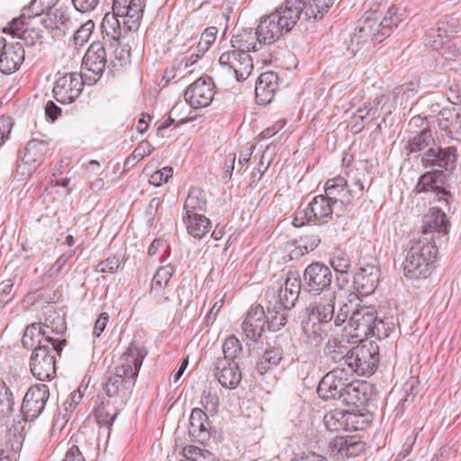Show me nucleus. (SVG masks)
<instances>
[{
  "mask_svg": "<svg viewBox=\"0 0 461 461\" xmlns=\"http://www.w3.org/2000/svg\"><path fill=\"white\" fill-rule=\"evenodd\" d=\"M147 354L142 344L132 340L120 357V364L114 371L106 375L104 388L107 396L114 399V403L125 404L130 399Z\"/></svg>",
  "mask_w": 461,
  "mask_h": 461,
  "instance_id": "nucleus-1",
  "label": "nucleus"
},
{
  "mask_svg": "<svg viewBox=\"0 0 461 461\" xmlns=\"http://www.w3.org/2000/svg\"><path fill=\"white\" fill-rule=\"evenodd\" d=\"M437 255L436 243L428 237L412 240L402 263L404 276L412 280L427 278L434 269Z\"/></svg>",
  "mask_w": 461,
  "mask_h": 461,
  "instance_id": "nucleus-2",
  "label": "nucleus"
},
{
  "mask_svg": "<svg viewBox=\"0 0 461 461\" xmlns=\"http://www.w3.org/2000/svg\"><path fill=\"white\" fill-rule=\"evenodd\" d=\"M286 0L270 14L261 17L255 34L260 45H270L290 32L299 20Z\"/></svg>",
  "mask_w": 461,
  "mask_h": 461,
  "instance_id": "nucleus-3",
  "label": "nucleus"
},
{
  "mask_svg": "<svg viewBox=\"0 0 461 461\" xmlns=\"http://www.w3.org/2000/svg\"><path fill=\"white\" fill-rule=\"evenodd\" d=\"M67 330L65 315L53 309H48L45 312V321L41 323H32L25 329L22 339V344L25 348H31L33 346V339L41 340L44 343L56 344L63 341V347L66 339L62 338Z\"/></svg>",
  "mask_w": 461,
  "mask_h": 461,
  "instance_id": "nucleus-4",
  "label": "nucleus"
},
{
  "mask_svg": "<svg viewBox=\"0 0 461 461\" xmlns=\"http://www.w3.org/2000/svg\"><path fill=\"white\" fill-rule=\"evenodd\" d=\"M336 293L328 291L315 294L307 306L309 320L303 325V331L309 338L322 339L328 330L324 326L334 317Z\"/></svg>",
  "mask_w": 461,
  "mask_h": 461,
  "instance_id": "nucleus-5",
  "label": "nucleus"
},
{
  "mask_svg": "<svg viewBox=\"0 0 461 461\" xmlns=\"http://www.w3.org/2000/svg\"><path fill=\"white\" fill-rule=\"evenodd\" d=\"M30 349L33 350L30 361L32 375L41 381L53 378L56 375V356L61 354L63 341L47 344L33 339V346Z\"/></svg>",
  "mask_w": 461,
  "mask_h": 461,
  "instance_id": "nucleus-6",
  "label": "nucleus"
},
{
  "mask_svg": "<svg viewBox=\"0 0 461 461\" xmlns=\"http://www.w3.org/2000/svg\"><path fill=\"white\" fill-rule=\"evenodd\" d=\"M335 205L326 194L315 196L305 208H298L294 216L293 224L302 227L307 223L321 225L329 222L333 217Z\"/></svg>",
  "mask_w": 461,
  "mask_h": 461,
  "instance_id": "nucleus-7",
  "label": "nucleus"
},
{
  "mask_svg": "<svg viewBox=\"0 0 461 461\" xmlns=\"http://www.w3.org/2000/svg\"><path fill=\"white\" fill-rule=\"evenodd\" d=\"M379 362L378 346L367 342L351 348L349 356L346 358L347 371L358 375H370L377 367Z\"/></svg>",
  "mask_w": 461,
  "mask_h": 461,
  "instance_id": "nucleus-8",
  "label": "nucleus"
},
{
  "mask_svg": "<svg viewBox=\"0 0 461 461\" xmlns=\"http://www.w3.org/2000/svg\"><path fill=\"white\" fill-rule=\"evenodd\" d=\"M107 63L106 49L101 41H94L82 60L83 76L89 84H95L103 76Z\"/></svg>",
  "mask_w": 461,
  "mask_h": 461,
  "instance_id": "nucleus-9",
  "label": "nucleus"
},
{
  "mask_svg": "<svg viewBox=\"0 0 461 461\" xmlns=\"http://www.w3.org/2000/svg\"><path fill=\"white\" fill-rule=\"evenodd\" d=\"M447 175L442 170H433L423 174L415 187L417 193H426L429 199L447 205L451 193L446 189L444 184Z\"/></svg>",
  "mask_w": 461,
  "mask_h": 461,
  "instance_id": "nucleus-10",
  "label": "nucleus"
},
{
  "mask_svg": "<svg viewBox=\"0 0 461 461\" xmlns=\"http://www.w3.org/2000/svg\"><path fill=\"white\" fill-rule=\"evenodd\" d=\"M348 381V373L345 367L333 368L320 381L317 393L325 401H340Z\"/></svg>",
  "mask_w": 461,
  "mask_h": 461,
  "instance_id": "nucleus-11",
  "label": "nucleus"
},
{
  "mask_svg": "<svg viewBox=\"0 0 461 461\" xmlns=\"http://www.w3.org/2000/svg\"><path fill=\"white\" fill-rule=\"evenodd\" d=\"M50 398V388L45 384L32 385L26 392L21 411L24 420L32 421L36 420L44 411L48 399Z\"/></svg>",
  "mask_w": 461,
  "mask_h": 461,
  "instance_id": "nucleus-12",
  "label": "nucleus"
},
{
  "mask_svg": "<svg viewBox=\"0 0 461 461\" xmlns=\"http://www.w3.org/2000/svg\"><path fill=\"white\" fill-rule=\"evenodd\" d=\"M219 64L240 82L246 80L254 68L252 59L246 51L223 52L220 56Z\"/></svg>",
  "mask_w": 461,
  "mask_h": 461,
  "instance_id": "nucleus-13",
  "label": "nucleus"
},
{
  "mask_svg": "<svg viewBox=\"0 0 461 461\" xmlns=\"http://www.w3.org/2000/svg\"><path fill=\"white\" fill-rule=\"evenodd\" d=\"M332 282V273L329 267L321 263L313 262L306 267L303 272V290L313 292L315 294H324L330 291L329 287Z\"/></svg>",
  "mask_w": 461,
  "mask_h": 461,
  "instance_id": "nucleus-14",
  "label": "nucleus"
},
{
  "mask_svg": "<svg viewBox=\"0 0 461 461\" xmlns=\"http://www.w3.org/2000/svg\"><path fill=\"white\" fill-rule=\"evenodd\" d=\"M84 89L83 76L77 73L65 74L59 77L53 86V95L62 104L74 103Z\"/></svg>",
  "mask_w": 461,
  "mask_h": 461,
  "instance_id": "nucleus-15",
  "label": "nucleus"
},
{
  "mask_svg": "<svg viewBox=\"0 0 461 461\" xmlns=\"http://www.w3.org/2000/svg\"><path fill=\"white\" fill-rule=\"evenodd\" d=\"M215 95L214 82L210 77H202L185 92V101L194 109L208 106Z\"/></svg>",
  "mask_w": 461,
  "mask_h": 461,
  "instance_id": "nucleus-16",
  "label": "nucleus"
},
{
  "mask_svg": "<svg viewBox=\"0 0 461 461\" xmlns=\"http://www.w3.org/2000/svg\"><path fill=\"white\" fill-rule=\"evenodd\" d=\"M376 315L377 311L372 306L361 305L359 308H356L348 323L352 330L351 337L362 340L363 338L370 336Z\"/></svg>",
  "mask_w": 461,
  "mask_h": 461,
  "instance_id": "nucleus-17",
  "label": "nucleus"
},
{
  "mask_svg": "<svg viewBox=\"0 0 461 461\" xmlns=\"http://www.w3.org/2000/svg\"><path fill=\"white\" fill-rule=\"evenodd\" d=\"M24 48L21 41L7 43L0 37V71L10 75L19 69L24 60Z\"/></svg>",
  "mask_w": 461,
  "mask_h": 461,
  "instance_id": "nucleus-18",
  "label": "nucleus"
},
{
  "mask_svg": "<svg viewBox=\"0 0 461 461\" xmlns=\"http://www.w3.org/2000/svg\"><path fill=\"white\" fill-rule=\"evenodd\" d=\"M298 20L321 19L336 0H286Z\"/></svg>",
  "mask_w": 461,
  "mask_h": 461,
  "instance_id": "nucleus-19",
  "label": "nucleus"
},
{
  "mask_svg": "<svg viewBox=\"0 0 461 461\" xmlns=\"http://www.w3.org/2000/svg\"><path fill=\"white\" fill-rule=\"evenodd\" d=\"M425 167H438L437 170L452 171L456 164V149L455 147L430 148L421 157Z\"/></svg>",
  "mask_w": 461,
  "mask_h": 461,
  "instance_id": "nucleus-20",
  "label": "nucleus"
},
{
  "mask_svg": "<svg viewBox=\"0 0 461 461\" xmlns=\"http://www.w3.org/2000/svg\"><path fill=\"white\" fill-rule=\"evenodd\" d=\"M324 189L325 194L335 206H347L357 196L356 189L350 187L348 181L340 176L327 180Z\"/></svg>",
  "mask_w": 461,
  "mask_h": 461,
  "instance_id": "nucleus-21",
  "label": "nucleus"
},
{
  "mask_svg": "<svg viewBox=\"0 0 461 461\" xmlns=\"http://www.w3.org/2000/svg\"><path fill=\"white\" fill-rule=\"evenodd\" d=\"M450 227L446 213L438 207H431L422 220V236L435 242V233L447 235Z\"/></svg>",
  "mask_w": 461,
  "mask_h": 461,
  "instance_id": "nucleus-22",
  "label": "nucleus"
},
{
  "mask_svg": "<svg viewBox=\"0 0 461 461\" xmlns=\"http://www.w3.org/2000/svg\"><path fill=\"white\" fill-rule=\"evenodd\" d=\"M303 284L297 271H288L283 286L279 288L280 308L292 309L299 298Z\"/></svg>",
  "mask_w": 461,
  "mask_h": 461,
  "instance_id": "nucleus-23",
  "label": "nucleus"
},
{
  "mask_svg": "<svg viewBox=\"0 0 461 461\" xmlns=\"http://www.w3.org/2000/svg\"><path fill=\"white\" fill-rule=\"evenodd\" d=\"M380 277L379 268L372 264H363L353 276V283L357 292L366 296L376 288Z\"/></svg>",
  "mask_w": 461,
  "mask_h": 461,
  "instance_id": "nucleus-24",
  "label": "nucleus"
},
{
  "mask_svg": "<svg viewBox=\"0 0 461 461\" xmlns=\"http://www.w3.org/2000/svg\"><path fill=\"white\" fill-rule=\"evenodd\" d=\"M371 386L366 382L348 381L340 402L357 409L364 408L371 399Z\"/></svg>",
  "mask_w": 461,
  "mask_h": 461,
  "instance_id": "nucleus-25",
  "label": "nucleus"
},
{
  "mask_svg": "<svg viewBox=\"0 0 461 461\" xmlns=\"http://www.w3.org/2000/svg\"><path fill=\"white\" fill-rule=\"evenodd\" d=\"M214 376L222 387L236 388L241 380V372L238 364L233 360L216 359L214 363Z\"/></svg>",
  "mask_w": 461,
  "mask_h": 461,
  "instance_id": "nucleus-26",
  "label": "nucleus"
},
{
  "mask_svg": "<svg viewBox=\"0 0 461 461\" xmlns=\"http://www.w3.org/2000/svg\"><path fill=\"white\" fill-rule=\"evenodd\" d=\"M266 325V312L260 304L252 306L242 322V330L248 339L258 341Z\"/></svg>",
  "mask_w": 461,
  "mask_h": 461,
  "instance_id": "nucleus-27",
  "label": "nucleus"
},
{
  "mask_svg": "<svg viewBox=\"0 0 461 461\" xmlns=\"http://www.w3.org/2000/svg\"><path fill=\"white\" fill-rule=\"evenodd\" d=\"M175 272V267L167 264L160 267L155 273L150 284L149 294L156 300L157 304H163L170 300L166 289Z\"/></svg>",
  "mask_w": 461,
  "mask_h": 461,
  "instance_id": "nucleus-28",
  "label": "nucleus"
},
{
  "mask_svg": "<svg viewBox=\"0 0 461 461\" xmlns=\"http://www.w3.org/2000/svg\"><path fill=\"white\" fill-rule=\"evenodd\" d=\"M438 125L452 140H461V109L444 108L438 114Z\"/></svg>",
  "mask_w": 461,
  "mask_h": 461,
  "instance_id": "nucleus-29",
  "label": "nucleus"
},
{
  "mask_svg": "<svg viewBox=\"0 0 461 461\" xmlns=\"http://www.w3.org/2000/svg\"><path fill=\"white\" fill-rule=\"evenodd\" d=\"M279 77L276 73L267 71L262 73L256 81L255 95L258 104H269L278 87Z\"/></svg>",
  "mask_w": 461,
  "mask_h": 461,
  "instance_id": "nucleus-30",
  "label": "nucleus"
},
{
  "mask_svg": "<svg viewBox=\"0 0 461 461\" xmlns=\"http://www.w3.org/2000/svg\"><path fill=\"white\" fill-rule=\"evenodd\" d=\"M28 19H22V14L13 19L4 32H8L13 38H18L23 45L34 46L37 42L41 43V33L34 30L29 29L27 25Z\"/></svg>",
  "mask_w": 461,
  "mask_h": 461,
  "instance_id": "nucleus-31",
  "label": "nucleus"
},
{
  "mask_svg": "<svg viewBox=\"0 0 461 461\" xmlns=\"http://www.w3.org/2000/svg\"><path fill=\"white\" fill-rule=\"evenodd\" d=\"M388 98L384 95H381L380 97L375 99L372 103L368 102L364 104L363 106L359 107L356 113L351 116L350 121L348 122V126L350 131L353 134H357L363 131L366 124V120L372 116V119L377 118L379 116L378 113V105L383 102L387 100Z\"/></svg>",
  "mask_w": 461,
  "mask_h": 461,
  "instance_id": "nucleus-32",
  "label": "nucleus"
},
{
  "mask_svg": "<svg viewBox=\"0 0 461 461\" xmlns=\"http://www.w3.org/2000/svg\"><path fill=\"white\" fill-rule=\"evenodd\" d=\"M50 152L49 142L43 140L33 139L27 142L23 162L29 166L28 173L33 172Z\"/></svg>",
  "mask_w": 461,
  "mask_h": 461,
  "instance_id": "nucleus-33",
  "label": "nucleus"
},
{
  "mask_svg": "<svg viewBox=\"0 0 461 461\" xmlns=\"http://www.w3.org/2000/svg\"><path fill=\"white\" fill-rule=\"evenodd\" d=\"M283 348L277 341H275L274 345H269L257 362V372L264 375L277 366L283 359Z\"/></svg>",
  "mask_w": 461,
  "mask_h": 461,
  "instance_id": "nucleus-34",
  "label": "nucleus"
},
{
  "mask_svg": "<svg viewBox=\"0 0 461 461\" xmlns=\"http://www.w3.org/2000/svg\"><path fill=\"white\" fill-rule=\"evenodd\" d=\"M207 207L206 194L203 190L192 187L184 203L183 215H205Z\"/></svg>",
  "mask_w": 461,
  "mask_h": 461,
  "instance_id": "nucleus-35",
  "label": "nucleus"
},
{
  "mask_svg": "<svg viewBox=\"0 0 461 461\" xmlns=\"http://www.w3.org/2000/svg\"><path fill=\"white\" fill-rule=\"evenodd\" d=\"M23 441L24 436L17 426L9 429L5 434V445L0 447V461H12L11 454L20 452Z\"/></svg>",
  "mask_w": 461,
  "mask_h": 461,
  "instance_id": "nucleus-36",
  "label": "nucleus"
},
{
  "mask_svg": "<svg viewBox=\"0 0 461 461\" xmlns=\"http://www.w3.org/2000/svg\"><path fill=\"white\" fill-rule=\"evenodd\" d=\"M102 32L104 34V46L109 49H116L120 46L121 26L114 15L106 14L102 22ZM106 49V47H104Z\"/></svg>",
  "mask_w": 461,
  "mask_h": 461,
  "instance_id": "nucleus-37",
  "label": "nucleus"
},
{
  "mask_svg": "<svg viewBox=\"0 0 461 461\" xmlns=\"http://www.w3.org/2000/svg\"><path fill=\"white\" fill-rule=\"evenodd\" d=\"M351 348L337 339H329L324 347V355L329 361L339 364V367L346 366V358L349 356Z\"/></svg>",
  "mask_w": 461,
  "mask_h": 461,
  "instance_id": "nucleus-38",
  "label": "nucleus"
},
{
  "mask_svg": "<svg viewBox=\"0 0 461 461\" xmlns=\"http://www.w3.org/2000/svg\"><path fill=\"white\" fill-rule=\"evenodd\" d=\"M332 445L341 456L347 457L358 456L364 448L363 442L356 436L337 437Z\"/></svg>",
  "mask_w": 461,
  "mask_h": 461,
  "instance_id": "nucleus-39",
  "label": "nucleus"
},
{
  "mask_svg": "<svg viewBox=\"0 0 461 461\" xmlns=\"http://www.w3.org/2000/svg\"><path fill=\"white\" fill-rule=\"evenodd\" d=\"M183 222L187 233L200 240L210 230L211 221L205 215H183Z\"/></svg>",
  "mask_w": 461,
  "mask_h": 461,
  "instance_id": "nucleus-40",
  "label": "nucleus"
},
{
  "mask_svg": "<svg viewBox=\"0 0 461 461\" xmlns=\"http://www.w3.org/2000/svg\"><path fill=\"white\" fill-rule=\"evenodd\" d=\"M122 18H125L124 29L129 32L137 31L143 17L145 0H130Z\"/></svg>",
  "mask_w": 461,
  "mask_h": 461,
  "instance_id": "nucleus-41",
  "label": "nucleus"
},
{
  "mask_svg": "<svg viewBox=\"0 0 461 461\" xmlns=\"http://www.w3.org/2000/svg\"><path fill=\"white\" fill-rule=\"evenodd\" d=\"M114 402L102 401L95 408V419L101 428L106 429L107 433L111 429V427L115 420L119 410L115 407Z\"/></svg>",
  "mask_w": 461,
  "mask_h": 461,
  "instance_id": "nucleus-42",
  "label": "nucleus"
},
{
  "mask_svg": "<svg viewBox=\"0 0 461 461\" xmlns=\"http://www.w3.org/2000/svg\"><path fill=\"white\" fill-rule=\"evenodd\" d=\"M357 29L372 38L374 43H380L384 39L378 25V15L375 13H367L358 21Z\"/></svg>",
  "mask_w": 461,
  "mask_h": 461,
  "instance_id": "nucleus-43",
  "label": "nucleus"
},
{
  "mask_svg": "<svg viewBox=\"0 0 461 461\" xmlns=\"http://www.w3.org/2000/svg\"><path fill=\"white\" fill-rule=\"evenodd\" d=\"M432 132L429 129L424 128L413 137L410 138L404 146L407 156L419 154L433 142Z\"/></svg>",
  "mask_w": 461,
  "mask_h": 461,
  "instance_id": "nucleus-44",
  "label": "nucleus"
},
{
  "mask_svg": "<svg viewBox=\"0 0 461 461\" xmlns=\"http://www.w3.org/2000/svg\"><path fill=\"white\" fill-rule=\"evenodd\" d=\"M399 7L392 5L386 12L384 18L381 20L378 15V25L381 31V34L384 39L390 36L393 28H396L398 24L403 20V14L399 13Z\"/></svg>",
  "mask_w": 461,
  "mask_h": 461,
  "instance_id": "nucleus-45",
  "label": "nucleus"
},
{
  "mask_svg": "<svg viewBox=\"0 0 461 461\" xmlns=\"http://www.w3.org/2000/svg\"><path fill=\"white\" fill-rule=\"evenodd\" d=\"M41 23L45 28L51 30H65L73 26V22L68 12L61 8L48 13L47 18L43 19Z\"/></svg>",
  "mask_w": 461,
  "mask_h": 461,
  "instance_id": "nucleus-46",
  "label": "nucleus"
},
{
  "mask_svg": "<svg viewBox=\"0 0 461 461\" xmlns=\"http://www.w3.org/2000/svg\"><path fill=\"white\" fill-rule=\"evenodd\" d=\"M360 306L358 295L355 293L349 294L345 300L340 303L339 312L334 318V325L336 327L342 325L348 316L352 315V312Z\"/></svg>",
  "mask_w": 461,
  "mask_h": 461,
  "instance_id": "nucleus-47",
  "label": "nucleus"
},
{
  "mask_svg": "<svg viewBox=\"0 0 461 461\" xmlns=\"http://www.w3.org/2000/svg\"><path fill=\"white\" fill-rule=\"evenodd\" d=\"M347 411L335 409L328 411L323 417V422L330 431H347Z\"/></svg>",
  "mask_w": 461,
  "mask_h": 461,
  "instance_id": "nucleus-48",
  "label": "nucleus"
},
{
  "mask_svg": "<svg viewBox=\"0 0 461 461\" xmlns=\"http://www.w3.org/2000/svg\"><path fill=\"white\" fill-rule=\"evenodd\" d=\"M59 0H32L22 12V19H31L50 12Z\"/></svg>",
  "mask_w": 461,
  "mask_h": 461,
  "instance_id": "nucleus-49",
  "label": "nucleus"
},
{
  "mask_svg": "<svg viewBox=\"0 0 461 461\" xmlns=\"http://www.w3.org/2000/svg\"><path fill=\"white\" fill-rule=\"evenodd\" d=\"M287 310L288 309L280 308V303H277L273 308H267L266 323H267L269 330L273 331L279 330L287 323Z\"/></svg>",
  "mask_w": 461,
  "mask_h": 461,
  "instance_id": "nucleus-50",
  "label": "nucleus"
},
{
  "mask_svg": "<svg viewBox=\"0 0 461 461\" xmlns=\"http://www.w3.org/2000/svg\"><path fill=\"white\" fill-rule=\"evenodd\" d=\"M395 328V321L393 316L380 317L376 315V320L372 326L370 336L378 339H386Z\"/></svg>",
  "mask_w": 461,
  "mask_h": 461,
  "instance_id": "nucleus-51",
  "label": "nucleus"
},
{
  "mask_svg": "<svg viewBox=\"0 0 461 461\" xmlns=\"http://www.w3.org/2000/svg\"><path fill=\"white\" fill-rule=\"evenodd\" d=\"M362 409H357V411H347V431L363 430L369 425V415L362 412Z\"/></svg>",
  "mask_w": 461,
  "mask_h": 461,
  "instance_id": "nucleus-52",
  "label": "nucleus"
},
{
  "mask_svg": "<svg viewBox=\"0 0 461 461\" xmlns=\"http://www.w3.org/2000/svg\"><path fill=\"white\" fill-rule=\"evenodd\" d=\"M233 42L238 44V48L240 49L236 51H246L247 53L249 51H258L259 50L258 46H261L256 38L255 32H252V29L249 31L245 30L242 33L237 35Z\"/></svg>",
  "mask_w": 461,
  "mask_h": 461,
  "instance_id": "nucleus-53",
  "label": "nucleus"
},
{
  "mask_svg": "<svg viewBox=\"0 0 461 461\" xmlns=\"http://www.w3.org/2000/svg\"><path fill=\"white\" fill-rule=\"evenodd\" d=\"M376 43H374L372 41V38H370L367 34L363 33L362 32L356 28L355 32L351 37L350 44L348 50L355 56L360 50H369Z\"/></svg>",
  "mask_w": 461,
  "mask_h": 461,
  "instance_id": "nucleus-54",
  "label": "nucleus"
},
{
  "mask_svg": "<svg viewBox=\"0 0 461 461\" xmlns=\"http://www.w3.org/2000/svg\"><path fill=\"white\" fill-rule=\"evenodd\" d=\"M14 405L12 392L0 378V419L8 417L14 411Z\"/></svg>",
  "mask_w": 461,
  "mask_h": 461,
  "instance_id": "nucleus-55",
  "label": "nucleus"
},
{
  "mask_svg": "<svg viewBox=\"0 0 461 461\" xmlns=\"http://www.w3.org/2000/svg\"><path fill=\"white\" fill-rule=\"evenodd\" d=\"M82 398L83 392L80 388L70 393L69 397L63 402L62 407L59 408V415L62 417V420L66 421L68 420Z\"/></svg>",
  "mask_w": 461,
  "mask_h": 461,
  "instance_id": "nucleus-56",
  "label": "nucleus"
},
{
  "mask_svg": "<svg viewBox=\"0 0 461 461\" xmlns=\"http://www.w3.org/2000/svg\"><path fill=\"white\" fill-rule=\"evenodd\" d=\"M241 351L242 345L240 341L234 335H230L225 339L222 345L223 357H218L217 359H230L235 361V358Z\"/></svg>",
  "mask_w": 461,
  "mask_h": 461,
  "instance_id": "nucleus-57",
  "label": "nucleus"
},
{
  "mask_svg": "<svg viewBox=\"0 0 461 461\" xmlns=\"http://www.w3.org/2000/svg\"><path fill=\"white\" fill-rule=\"evenodd\" d=\"M183 452L189 461H218L212 452L195 446L185 447Z\"/></svg>",
  "mask_w": 461,
  "mask_h": 461,
  "instance_id": "nucleus-58",
  "label": "nucleus"
},
{
  "mask_svg": "<svg viewBox=\"0 0 461 461\" xmlns=\"http://www.w3.org/2000/svg\"><path fill=\"white\" fill-rule=\"evenodd\" d=\"M449 36L448 31L446 25L442 23V26L438 25L437 28H431L427 38V44L432 49L438 50L444 42L445 39Z\"/></svg>",
  "mask_w": 461,
  "mask_h": 461,
  "instance_id": "nucleus-59",
  "label": "nucleus"
},
{
  "mask_svg": "<svg viewBox=\"0 0 461 461\" xmlns=\"http://www.w3.org/2000/svg\"><path fill=\"white\" fill-rule=\"evenodd\" d=\"M217 32L218 29L214 26L206 28L197 44V51L202 52V55H203L215 41Z\"/></svg>",
  "mask_w": 461,
  "mask_h": 461,
  "instance_id": "nucleus-60",
  "label": "nucleus"
},
{
  "mask_svg": "<svg viewBox=\"0 0 461 461\" xmlns=\"http://www.w3.org/2000/svg\"><path fill=\"white\" fill-rule=\"evenodd\" d=\"M212 428L208 418L206 422H203L201 426L191 431L189 433V437L193 441H196L203 445L210 439L212 435Z\"/></svg>",
  "mask_w": 461,
  "mask_h": 461,
  "instance_id": "nucleus-61",
  "label": "nucleus"
},
{
  "mask_svg": "<svg viewBox=\"0 0 461 461\" xmlns=\"http://www.w3.org/2000/svg\"><path fill=\"white\" fill-rule=\"evenodd\" d=\"M95 28L92 20H88L75 32L73 41L76 46H83L89 39Z\"/></svg>",
  "mask_w": 461,
  "mask_h": 461,
  "instance_id": "nucleus-62",
  "label": "nucleus"
},
{
  "mask_svg": "<svg viewBox=\"0 0 461 461\" xmlns=\"http://www.w3.org/2000/svg\"><path fill=\"white\" fill-rule=\"evenodd\" d=\"M172 176L173 168L170 167H165L153 172L149 176V182L155 186H160L164 183H167Z\"/></svg>",
  "mask_w": 461,
  "mask_h": 461,
  "instance_id": "nucleus-63",
  "label": "nucleus"
},
{
  "mask_svg": "<svg viewBox=\"0 0 461 461\" xmlns=\"http://www.w3.org/2000/svg\"><path fill=\"white\" fill-rule=\"evenodd\" d=\"M330 265L336 273H349L351 262L345 254H339L330 258Z\"/></svg>",
  "mask_w": 461,
  "mask_h": 461,
  "instance_id": "nucleus-64",
  "label": "nucleus"
}]
</instances>
